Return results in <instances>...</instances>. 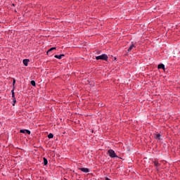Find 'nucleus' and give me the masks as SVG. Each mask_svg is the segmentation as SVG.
<instances>
[{
	"mask_svg": "<svg viewBox=\"0 0 180 180\" xmlns=\"http://www.w3.org/2000/svg\"><path fill=\"white\" fill-rule=\"evenodd\" d=\"M107 154H108L110 158H117V155H116V153H115V150L112 149L108 150Z\"/></svg>",
	"mask_w": 180,
	"mask_h": 180,
	"instance_id": "nucleus-1",
	"label": "nucleus"
},
{
	"mask_svg": "<svg viewBox=\"0 0 180 180\" xmlns=\"http://www.w3.org/2000/svg\"><path fill=\"white\" fill-rule=\"evenodd\" d=\"M108 55H106V54H102V55H101V56H96V60H104V61H108Z\"/></svg>",
	"mask_w": 180,
	"mask_h": 180,
	"instance_id": "nucleus-2",
	"label": "nucleus"
},
{
	"mask_svg": "<svg viewBox=\"0 0 180 180\" xmlns=\"http://www.w3.org/2000/svg\"><path fill=\"white\" fill-rule=\"evenodd\" d=\"M79 171H82V172H85L86 174H87V172H89V169L88 168H79Z\"/></svg>",
	"mask_w": 180,
	"mask_h": 180,
	"instance_id": "nucleus-3",
	"label": "nucleus"
},
{
	"mask_svg": "<svg viewBox=\"0 0 180 180\" xmlns=\"http://www.w3.org/2000/svg\"><path fill=\"white\" fill-rule=\"evenodd\" d=\"M134 48H136V46H134V44L132 43L128 49V53H130V51H131V50H133Z\"/></svg>",
	"mask_w": 180,
	"mask_h": 180,
	"instance_id": "nucleus-4",
	"label": "nucleus"
},
{
	"mask_svg": "<svg viewBox=\"0 0 180 180\" xmlns=\"http://www.w3.org/2000/svg\"><path fill=\"white\" fill-rule=\"evenodd\" d=\"M64 56H65L64 54L55 55V58H58V60H61V58H63V57H64Z\"/></svg>",
	"mask_w": 180,
	"mask_h": 180,
	"instance_id": "nucleus-5",
	"label": "nucleus"
},
{
	"mask_svg": "<svg viewBox=\"0 0 180 180\" xmlns=\"http://www.w3.org/2000/svg\"><path fill=\"white\" fill-rule=\"evenodd\" d=\"M22 63H23L24 65H25V67H27V64H29V59H24L22 60Z\"/></svg>",
	"mask_w": 180,
	"mask_h": 180,
	"instance_id": "nucleus-6",
	"label": "nucleus"
},
{
	"mask_svg": "<svg viewBox=\"0 0 180 180\" xmlns=\"http://www.w3.org/2000/svg\"><path fill=\"white\" fill-rule=\"evenodd\" d=\"M158 68L159 70H160V69L165 70V65H164V64H160V65H158Z\"/></svg>",
	"mask_w": 180,
	"mask_h": 180,
	"instance_id": "nucleus-7",
	"label": "nucleus"
},
{
	"mask_svg": "<svg viewBox=\"0 0 180 180\" xmlns=\"http://www.w3.org/2000/svg\"><path fill=\"white\" fill-rule=\"evenodd\" d=\"M56 47H52L47 52H46V54L49 55L50 54V53H51V51H53V50H56Z\"/></svg>",
	"mask_w": 180,
	"mask_h": 180,
	"instance_id": "nucleus-8",
	"label": "nucleus"
},
{
	"mask_svg": "<svg viewBox=\"0 0 180 180\" xmlns=\"http://www.w3.org/2000/svg\"><path fill=\"white\" fill-rule=\"evenodd\" d=\"M49 164V161L46 158H44V165H47Z\"/></svg>",
	"mask_w": 180,
	"mask_h": 180,
	"instance_id": "nucleus-9",
	"label": "nucleus"
},
{
	"mask_svg": "<svg viewBox=\"0 0 180 180\" xmlns=\"http://www.w3.org/2000/svg\"><path fill=\"white\" fill-rule=\"evenodd\" d=\"M160 137H161V134H156V136H155V139H156L157 140H160Z\"/></svg>",
	"mask_w": 180,
	"mask_h": 180,
	"instance_id": "nucleus-10",
	"label": "nucleus"
},
{
	"mask_svg": "<svg viewBox=\"0 0 180 180\" xmlns=\"http://www.w3.org/2000/svg\"><path fill=\"white\" fill-rule=\"evenodd\" d=\"M31 85H32V86H36V82H34V80H32Z\"/></svg>",
	"mask_w": 180,
	"mask_h": 180,
	"instance_id": "nucleus-11",
	"label": "nucleus"
},
{
	"mask_svg": "<svg viewBox=\"0 0 180 180\" xmlns=\"http://www.w3.org/2000/svg\"><path fill=\"white\" fill-rule=\"evenodd\" d=\"M53 137H54V135L51 133L48 135L49 139H53Z\"/></svg>",
	"mask_w": 180,
	"mask_h": 180,
	"instance_id": "nucleus-12",
	"label": "nucleus"
},
{
	"mask_svg": "<svg viewBox=\"0 0 180 180\" xmlns=\"http://www.w3.org/2000/svg\"><path fill=\"white\" fill-rule=\"evenodd\" d=\"M13 106H15V103H16V98H13Z\"/></svg>",
	"mask_w": 180,
	"mask_h": 180,
	"instance_id": "nucleus-13",
	"label": "nucleus"
},
{
	"mask_svg": "<svg viewBox=\"0 0 180 180\" xmlns=\"http://www.w3.org/2000/svg\"><path fill=\"white\" fill-rule=\"evenodd\" d=\"M20 133H23L25 134V133H26V129H20Z\"/></svg>",
	"mask_w": 180,
	"mask_h": 180,
	"instance_id": "nucleus-14",
	"label": "nucleus"
},
{
	"mask_svg": "<svg viewBox=\"0 0 180 180\" xmlns=\"http://www.w3.org/2000/svg\"><path fill=\"white\" fill-rule=\"evenodd\" d=\"M25 133H27V134H30V131L29 129H26Z\"/></svg>",
	"mask_w": 180,
	"mask_h": 180,
	"instance_id": "nucleus-15",
	"label": "nucleus"
},
{
	"mask_svg": "<svg viewBox=\"0 0 180 180\" xmlns=\"http://www.w3.org/2000/svg\"><path fill=\"white\" fill-rule=\"evenodd\" d=\"M158 162H154V165H155V167H158Z\"/></svg>",
	"mask_w": 180,
	"mask_h": 180,
	"instance_id": "nucleus-16",
	"label": "nucleus"
},
{
	"mask_svg": "<svg viewBox=\"0 0 180 180\" xmlns=\"http://www.w3.org/2000/svg\"><path fill=\"white\" fill-rule=\"evenodd\" d=\"M15 93H13V94H12V98H13V99H15Z\"/></svg>",
	"mask_w": 180,
	"mask_h": 180,
	"instance_id": "nucleus-17",
	"label": "nucleus"
},
{
	"mask_svg": "<svg viewBox=\"0 0 180 180\" xmlns=\"http://www.w3.org/2000/svg\"><path fill=\"white\" fill-rule=\"evenodd\" d=\"M11 94H15V89H13L11 90Z\"/></svg>",
	"mask_w": 180,
	"mask_h": 180,
	"instance_id": "nucleus-18",
	"label": "nucleus"
},
{
	"mask_svg": "<svg viewBox=\"0 0 180 180\" xmlns=\"http://www.w3.org/2000/svg\"><path fill=\"white\" fill-rule=\"evenodd\" d=\"M16 81L15 79H13V85H15Z\"/></svg>",
	"mask_w": 180,
	"mask_h": 180,
	"instance_id": "nucleus-19",
	"label": "nucleus"
}]
</instances>
